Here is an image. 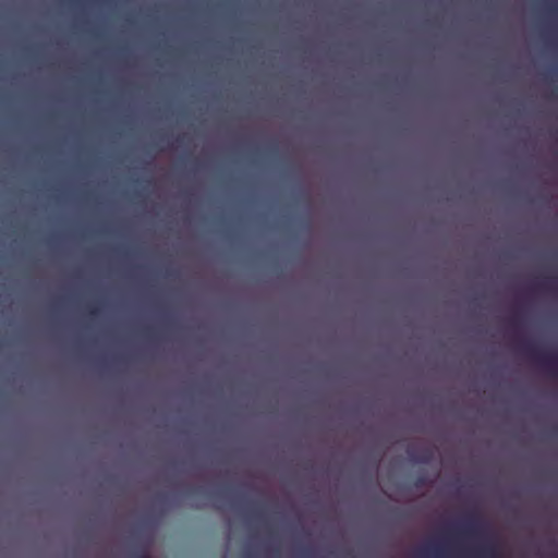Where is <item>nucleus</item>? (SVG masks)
<instances>
[{
    "label": "nucleus",
    "mask_w": 558,
    "mask_h": 558,
    "mask_svg": "<svg viewBox=\"0 0 558 558\" xmlns=\"http://www.w3.org/2000/svg\"><path fill=\"white\" fill-rule=\"evenodd\" d=\"M459 536L483 541L478 550L482 557L494 558L497 556L496 546L486 541V525L475 512H470L459 529L447 532L441 537L420 547L416 550V556L418 558H468L457 546L456 539Z\"/></svg>",
    "instance_id": "nucleus-1"
},
{
    "label": "nucleus",
    "mask_w": 558,
    "mask_h": 558,
    "mask_svg": "<svg viewBox=\"0 0 558 558\" xmlns=\"http://www.w3.org/2000/svg\"><path fill=\"white\" fill-rule=\"evenodd\" d=\"M521 349L530 356L533 361L538 363L542 367L548 371L553 375H558V359L554 355L547 354L538 347L530 342H522Z\"/></svg>",
    "instance_id": "nucleus-2"
},
{
    "label": "nucleus",
    "mask_w": 558,
    "mask_h": 558,
    "mask_svg": "<svg viewBox=\"0 0 558 558\" xmlns=\"http://www.w3.org/2000/svg\"><path fill=\"white\" fill-rule=\"evenodd\" d=\"M537 287L542 290L558 291V280L556 277L549 276L537 282Z\"/></svg>",
    "instance_id": "nucleus-3"
},
{
    "label": "nucleus",
    "mask_w": 558,
    "mask_h": 558,
    "mask_svg": "<svg viewBox=\"0 0 558 558\" xmlns=\"http://www.w3.org/2000/svg\"><path fill=\"white\" fill-rule=\"evenodd\" d=\"M411 456L413 457V459L422 463H428L432 459V452L429 450H423L416 456Z\"/></svg>",
    "instance_id": "nucleus-4"
},
{
    "label": "nucleus",
    "mask_w": 558,
    "mask_h": 558,
    "mask_svg": "<svg viewBox=\"0 0 558 558\" xmlns=\"http://www.w3.org/2000/svg\"><path fill=\"white\" fill-rule=\"evenodd\" d=\"M98 314H99L98 308H90V310H89V315H90V316H97Z\"/></svg>",
    "instance_id": "nucleus-5"
},
{
    "label": "nucleus",
    "mask_w": 558,
    "mask_h": 558,
    "mask_svg": "<svg viewBox=\"0 0 558 558\" xmlns=\"http://www.w3.org/2000/svg\"><path fill=\"white\" fill-rule=\"evenodd\" d=\"M140 558H151L150 556H148L146 553H142L140 555Z\"/></svg>",
    "instance_id": "nucleus-6"
}]
</instances>
